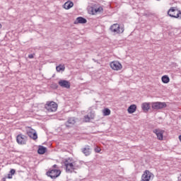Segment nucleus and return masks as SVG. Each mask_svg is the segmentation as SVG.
<instances>
[{"label": "nucleus", "mask_w": 181, "mask_h": 181, "mask_svg": "<svg viewBox=\"0 0 181 181\" xmlns=\"http://www.w3.org/2000/svg\"><path fill=\"white\" fill-rule=\"evenodd\" d=\"M64 165L65 166V170L66 173H73L75 170L80 169V164L77 161L73 160V158H66L64 161Z\"/></svg>", "instance_id": "obj_1"}, {"label": "nucleus", "mask_w": 181, "mask_h": 181, "mask_svg": "<svg viewBox=\"0 0 181 181\" xmlns=\"http://www.w3.org/2000/svg\"><path fill=\"white\" fill-rule=\"evenodd\" d=\"M168 15L170 18L179 19V18H181V11L177 7H170L168 11Z\"/></svg>", "instance_id": "obj_2"}, {"label": "nucleus", "mask_w": 181, "mask_h": 181, "mask_svg": "<svg viewBox=\"0 0 181 181\" xmlns=\"http://www.w3.org/2000/svg\"><path fill=\"white\" fill-rule=\"evenodd\" d=\"M110 30L112 33H115V35H121V33H124L125 28H124V27H121L118 23H115L110 26Z\"/></svg>", "instance_id": "obj_3"}, {"label": "nucleus", "mask_w": 181, "mask_h": 181, "mask_svg": "<svg viewBox=\"0 0 181 181\" xmlns=\"http://www.w3.org/2000/svg\"><path fill=\"white\" fill-rule=\"evenodd\" d=\"M46 175L49 177H51V179H57V177H59V176L62 175V170L54 168L51 170L47 171Z\"/></svg>", "instance_id": "obj_4"}, {"label": "nucleus", "mask_w": 181, "mask_h": 181, "mask_svg": "<svg viewBox=\"0 0 181 181\" xmlns=\"http://www.w3.org/2000/svg\"><path fill=\"white\" fill-rule=\"evenodd\" d=\"M47 112H56L57 111V103L55 102H47Z\"/></svg>", "instance_id": "obj_5"}, {"label": "nucleus", "mask_w": 181, "mask_h": 181, "mask_svg": "<svg viewBox=\"0 0 181 181\" xmlns=\"http://www.w3.org/2000/svg\"><path fill=\"white\" fill-rule=\"evenodd\" d=\"M26 134L31 139H33V141L37 139V133L36 132V130L32 129V127H28L26 129Z\"/></svg>", "instance_id": "obj_6"}, {"label": "nucleus", "mask_w": 181, "mask_h": 181, "mask_svg": "<svg viewBox=\"0 0 181 181\" xmlns=\"http://www.w3.org/2000/svg\"><path fill=\"white\" fill-rule=\"evenodd\" d=\"M168 105L165 102H153L151 103V108L153 110H162L166 108Z\"/></svg>", "instance_id": "obj_7"}, {"label": "nucleus", "mask_w": 181, "mask_h": 181, "mask_svg": "<svg viewBox=\"0 0 181 181\" xmlns=\"http://www.w3.org/2000/svg\"><path fill=\"white\" fill-rule=\"evenodd\" d=\"M153 177H155L153 173H151V171L148 170H146L141 175V181H150L151 179H153Z\"/></svg>", "instance_id": "obj_8"}, {"label": "nucleus", "mask_w": 181, "mask_h": 181, "mask_svg": "<svg viewBox=\"0 0 181 181\" xmlns=\"http://www.w3.org/2000/svg\"><path fill=\"white\" fill-rule=\"evenodd\" d=\"M28 141V136L21 134L16 136V141L18 145H26Z\"/></svg>", "instance_id": "obj_9"}, {"label": "nucleus", "mask_w": 181, "mask_h": 181, "mask_svg": "<svg viewBox=\"0 0 181 181\" xmlns=\"http://www.w3.org/2000/svg\"><path fill=\"white\" fill-rule=\"evenodd\" d=\"M110 67L112 70L118 71V70H121V69H122V65L119 62L114 61L110 63Z\"/></svg>", "instance_id": "obj_10"}, {"label": "nucleus", "mask_w": 181, "mask_h": 181, "mask_svg": "<svg viewBox=\"0 0 181 181\" xmlns=\"http://www.w3.org/2000/svg\"><path fill=\"white\" fill-rule=\"evenodd\" d=\"M81 152L85 155V156H90V155H91V147L86 145L84 148H81Z\"/></svg>", "instance_id": "obj_11"}, {"label": "nucleus", "mask_w": 181, "mask_h": 181, "mask_svg": "<svg viewBox=\"0 0 181 181\" xmlns=\"http://www.w3.org/2000/svg\"><path fill=\"white\" fill-rule=\"evenodd\" d=\"M59 86H60V87H62L63 88H70V82H69V81H66V80H60L58 82Z\"/></svg>", "instance_id": "obj_12"}, {"label": "nucleus", "mask_w": 181, "mask_h": 181, "mask_svg": "<svg viewBox=\"0 0 181 181\" xmlns=\"http://www.w3.org/2000/svg\"><path fill=\"white\" fill-rule=\"evenodd\" d=\"M153 132L156 134L159 141H162L163 139V132L162 130L156 129L153 131Z\"/></svg>", "instance_id": "obj_13"}, {"label": "nucleus", "mask_w": 181, "mask_h": 181, "mask_svg": "<svg viewBox=\"0 0 181 181\" xmlns=\"http://www.w3.org/2000/svg\"><path fill=\"white\" fill-rule=\"evenodd\" d=\"M76 124V119L74 117H70L68 119L67 122L65 123L66 127L68 128H70L71 127H73Z\"/></svg>", "instance_id": "obj_14"}, {"label": "nucleus", "mask_w": 181, "mask_h": 181, "mask_svg": "<svg viewBox=\"0 0 181 181\" xmlns=\"http://www.w3.org/2000/svg\"><path fill=\"white\" fill-rule=\"evenodd\" d=\"M141 108L144 112H148L149 111V109L151 108V106H149V103H144L141 105Z\"/></svg>", "instance_id": "obj_15"}, {"label": "nucleus", "mask_w": 181, "mask_h": 181, "mask_svg": "<svg viewBox=\"0 0 181 181\" xmlns=\"http://www.w3.org/2000/svg\"><path fill=\"white\" fill-rule=\"evenodd\" d=\"M74 6V4L73 1H68L64 4V9H70L71 8H73Z\"/></svg>", "instance_id": "obj_16"}, {"label": "nucleus", "mask_w": 181, "mask_h": 181, "mask_svg": "<svg viewBox=\"0 0 181 181\" xmlns=\"http://www.w3.org/2000/svg\"><path fill=\"white\" fill-rule=\"evenodd\" d=\"M127 111H128L129 114H134V112H135V111H136V105H130L128 107Z\"/></svg>", "instance_id": "obj_17"}, {"label": "nucleus", "mask_w": 181, "mask_h": 181, "mask_svg": "<svg viewBox=\"0 0 181 181\" xmlns=\"http://www.w3.org/2000/svg\"><path fill=\"white\" fill-rule=\"evenodd\" d=\"M37 153L39 155H44V153H46V147L43 146H39L38 150H37Z\"/></svg>", "instance_id": "obj_18"}, {"label": "nucleus", "mask_w": 181, "mask_h": 181, "mask_svg": "<svg viewBox=\"0 0 181 181\" xmlns=\"http://www.w3.org/2000/svg\"><path fill=\"white\" fill-rule=\"evenodd\" d=\"M75 24L77 23H87V20L83 17H78L74 22Z\"/></svg>", "instance_id": "obj_19"}, {"label": "nucleus", "mask_w": 181, "mask_h": 181, "mask_svg": "<svg viewBox=\"0 0 181 181\" xmlns=\"http://www.w3.org/2000/svg\"><path fill=\"white\" fill-rule=\"evenodd\" d=\"M56 70L58 72L64 71V70H66V66L64 64H59V66H57Z\"/></svg>", "instance_id": "obj_20"}, {"label": "nucleus", "mask_w": 181, "mask_h": 181, "mask_svg": "<svg viewBox=\"0 0 181 181\" xmlns=\"http://www.w3.org/2000/svg\"><path fill=\"white\" fill-rule=\"evenodd\" d=\"M161 80L164 84H168L169 81H170V78H169V76L168 75H164L162 76Z\"/></svg>", "instance_id": "obj_21"}, {"label": "nucleus", "mask_w": 181, "mask_h": 181, "mask_svg": "<svg viewBox=\"0 0 181 181\" xmlns=\"http://www.w3.org/2000/svg\"><path fill=\"white\" fill-rule=\"evenodd\" d=\"M111 114V110L108 108H105L103 110V115L107 116Z\"/></svg>", "instance_id": "obj_22"}, {"label": "nucleus", "mask_w": 181, "mask_h": 181, "mask_svg": "<svg viewBox=\"0 0 181 181\" xmlns=\"http://www.w3.org/2000/svg\"><path fill=\"white\" fill-rule=\"evenodd\" d=\"M90 119H91V118L90 117V116H88V115H86L84 116L85 122H90Z\"/></svg>", "instance_id": "obj_23"}, {"label": "nucleus", "mask_w": 181, "mask_h": 181, "mask_svg": "<svg viewBox=\"0 0 181 181\" xmlns=\"http://www.w3.org/2000/svg\"><path fill=\"white\" fill-rule=\"evenodd\" d=\"M95 13H100V12H103V7H99L98 8H95Z\"/></svg>", "instance_id": "obj_24"}, {"label": "nucleus", "mask_w": 181, "mask_h": 181, "mask_svg": "<svg viewBox=\"0 0 181 181\" xmlns=\"http://www.w3.org/2000/svg\"><path fill=\"white\" fill-rule=\"evenodd\" d=\"M94 151L96 153H100V152H101V148H100V147H96Z\"/></svg>", "instance_id": "obj_25"}, {"label": "nucleus", "mask_w": 181, "mask_h": 181, "mask_svg": "<svg viewBox=\"0 0 181 181\" xmlns=\"http://www.w3.org/2000/svg\"><path fill=\"white\" fill-rule=\"evenodd\" d=\"M9 173H11V175L13 176V175H15V173H16V170L15 169H11L10 170Z\"/></svg>", "instance_id": "obj_26"}, {"label": "nucleus", "mask_w": 181, "mask_h": 181, "mask_svg": "<svg viewBox=\"0 0 181 181\" xmlns=\"http://www.w3.org/2000/svg\"><path fill=\"white\" fill-rule=\"evenodd\" d=\"M35 57V54H31L28 55V59H33V57Z\"/></svg>", "instance_id": "obj_27"}, {"label": "nucleus", "mask_w": 181, "mask_h": 181, "mask_svg": "<svg viewBox=\"0 0 181 181\" xmlns=\"http://www.w3.org/2000/svg\"><path fill=\"white\" fill-rule=\"evenodd\" d=\"M7 177H8V179H12L13 175H11V174L10 173H8Z\"/></svg>", "instance_id": "obj_28"}, {"label": "nucleus", "mask_w": 181, "mask_h": 181, "mask_svg": "<svg viewBox=\"0 0 181 181\" xmlns=\"http://www.w3.org/2000/svg\"><path fill=\"white\" fill-rule=\"evenodd\" d=\"M52 168H53L54 169H59V167H58L57 165H56V164H54V165L52 166Z\"/></svg>", "instance_id": "obj_29"}, {"label": "nucleus", "mask_w": 181, "mask_h": 181, "mask_svg": "<svg viewBox=\"0 0 181 181\" xmlns=\"http://www.w3.org/2000/svg\"><path fill=\"white\" fill-rule=\"evenodd\" d=\"M1 180H2V181H6V177H3V178L1 179Z\"/></svg>", "instance_id": "obj_30"}, {"label": "nucleus", "mask_w": 181, "mask_h": 181, "mask_svg": "<svg viewBox=\"0 0 181 181\" xmlns=\"http://www.w3.org/2000/svg\"><path fill=\"white\" fill-rule=\"evenodd\" d=\"M2 28V25L0 23V29Z\"/></svg>", "instance_id": "obj_31"}]
</instances>
